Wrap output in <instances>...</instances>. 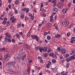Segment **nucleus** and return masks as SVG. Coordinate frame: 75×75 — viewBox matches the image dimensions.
Wrapping results in <instances>:
<instances>
[{
  "instance_id": "obj_1",
  "label": "nucleus",
  "mask_w": 75,
  "mask_h": 75,
  "mask_svg": "<svg viewBox=\"0 0 75 75\" xmlns=\"http://www.w3.org/2000/svg\"><path fill=\"white\" fill-rule=\"evenodd\" d=\"M54 53L52 52V53H50L49 54V56H50V57H52V58H55V59H56V58H57V55L55 54H54Z\"/></svg>"
},
{
  "instance_id": "obj_2",
  "label": "nucleus",
  "mask_w": 75,
  "mask_h": 75,
  "mask_svg": "<svg viewBox=\"0 0 75 75\" xmlns=\"http://www.w3.org/2000/svg\"><path fill=\"white\" fill-rule=\"evenodd\" d=\"M8 55H9V54L8 53L6 54L5 55L4 57V59L5 60H7V59L8 60L10 59V56H8Z\"/></svg>"
},
{
  "instance_id": "obj_3",
  "label": "nucleus",
  "mask_w": 75,
  "mask_h": 75,
  "mask_svg": "<svg viewBox=\"0 0 75 75\" xmlns=\"http://www.w3.org/2000/svg\"><path fill=\"white\" fill-rule=\"evenodd\" d=\"M22 11H26V13H28L29 10V8H24L22 9Z\"/></svg>"
},
{
  "instance_id": "obj_4",
  "label": "nucleus",
  "mask_w": 75,
  "mask_h": 75,
  "mask_svg": "<svg viewBox=\"0 0 75 75\" xmlns=\"http://www.w3.org/2000/svg\"><path fill=\"white\" fill-rule=\"evenodd\" d=\"M46 27L48 28H50L51 27V23H47L46 25Z\"/></svg>"
},
{
  "instance_id": "obj_5",
  "label": "nucleus",
  "mask_w": 75,
  "mask_h": 75,
  "mask_svg": "<svg viewBox=\"0 0 75 75\" xmlns=\"http://www.w3.org/2000/svg\"><path fill=\"white\" fill-rule=\"evenodd\" d=\"M68 10V9H63L62 10V12L63 14H65V13H67Z\"/></svg>"
},
{
  "instance_id": "obj_6",
  "label": "nucleus",
  "mask_w": 75,
  "mask_h": 75,
  "mask_svg": "<svg viewBox=\"0 0 75 75\" xmlns=\"http://www.w3.org/2000/svg\"><path fill=\"white\" fill-rule=\"evenodd\" d=\"M7 18H5L4 21L2 23V24H6V21H7Z\"/></svg>"
},
{
  "instance_id": "obj_7",
  "label": "nucleus",
  "mask_w": 75,
  "mask_h": 75,
  "mask_svg": "<svg viewBox=\"0 0 75 75\" xmlns=\"http://www.w3.org/2000/svg\"><path fill=\"white\" fill-rule=\"evenodd\" d=\"M70 59V60H72V59H75V57L73 55L69 57Z\"/></svg>"
},
{
  "instance_id": "obj_8",
  "label": "nucleus",
  "mask_w": 75,
  "mask_h": 75,
  "mask_svg": "<svg viewBox=\"0 0 75 75\" xmlns=\"http://www.w3.org/2000/svg\"><path fill=\"white\" fill-rule=\"evenodd\" d=\"M43 48L42 47H39V50L40 52H42V51H43Z\"/></svg>"
},
{
  "instance_id": "obj_9",
  "label": "nucleus",
  "mask_w": 75,
  "mask_h": 75,
  "mask_svg": "<svg viewBox=\"0 0 75 75\" xmlns=\"http://www.w3.org/2000/svg\"><path fill=\"white\" fill-rule=\"evenodd\" d=\"M61 51V53H62L63 54H65V52H66V50L64 49L62 50Z\"/></svg>"
},
{
  "instance_id": "obj_10",
  "label": "nucleus",
  "mask_w": 75,
  "mask_h": 75,
  "mask_svg": "<svg viewBox=\"0 0 75 75\" xmlns=\"http://www.w3.org/2000/svg\"><path fill=\"white\" fill-rule=\"evenodd\" d=\"M55 38H60V37H61V36H60V35H59V34H57L55 35Z\"/></svg>"
},
{
  "instance_id": "obj_11",
  "label": "nucleus",
  "mask_w": 75,
  "mask_h": 75,
  "mask_svg": "<svg viewBox=\"0 0 75 75\" xmlns=\"http://www.w3.org/2000/svg\"><path fill=\"white\" fill-rule=\"evenodd\" d=\"M64 57H65V58H68V57H69V54H64Z\"/></svg>"
},
{
  "instance_id": "obj_12",
  "label": "nucleus",
  "mask_w": 75,
  "mask_h": 75,
  "mask_svg": "<svg viewBox=\"0 0 75 75\" xmlns=\"http://www.w3.org/2000/svg\"><path fill=\"white\" fill-rule=\"evenodd\" d=\"M58 8L56 7L54 8L53 9V11H58Z\"/></svg>"
},
{
  "instance_id": "obj_13",
  "label": "nucleus",
  "mask_w": 75,
  "mask_h": 75,
  "mask_svg": "<svg viewBox=\"0 0 75 75\" xmlns=\"http://www.w3.org/2000/svg\"><path fill=\"white\" fill-rule=\"evenodd\" d=\"M18 48V46H15L13 47H12V49L13 50H14L16 49H17Z\"/></svg>"
},
{
  "instance_id": "obj_14",
  "label": "nucleus",
  "mask_w": 75,
  "mask_h": 75,
  "mask_svg": "<svg viewBox=\"0 0 75 75\" xmlns=\"http://www.w3.org/2000/svg\"><path fill=\"white\" fill-rule=\"evenodd\" d=\"M59 5L60 6H59L60 8H61H61H62L63 6H64V4H63L61 2L59 3Z\"/></svg>"
},
{
  "instance_id": "obj_15",
  "label": "nucleus",
  "mask_w": 75,
  "mask_h": 75,
  "mask_svg": "<svg viewBox=\"0 0 75 75\" xmlns=\"http://www.w3.org/2000/svg\"><path fill=\"white\" fill-rule=\"evenodd\" d=\"M64 24H65V25H67V26H68V25L69 24V21H67L66 22H64Z\"/></svg>"
},
{
  "instance_id": "obj_16",
  "label": "nucleus",
  "mask_w": 75,
  "mask_h": 75,
  "mask_svg": "<svg viewBox=\"0 0 75 75\" xmlns=\"http://www.w3.org/2000/svg\"><path fill=\"white\" fill-rule=\"evenodd\" d=\"M17 21V19L16 18H14V19L12 20L11 21L12 23H14L15 21Z\"/></svg>"
},
{
  "instance_id": "obj_17",
  "label": "nucleus",
  "mask_w": 75,
  "mask_h": 75,
  "mask_svg": "<svg viewBox=\"0 0 75 75\" xmlns=\"http://www.w3.org/2000/svg\"><path fill=\"white\" fill-rule=\"evenodd\" d=\"M8 70L11 72H14V70H13V69H11V68H9Z\"/></svg>"
},
{
  "instance_id": "obj_18",
  "label": "nucleus",
  "mask_w": 75,
  "mask_h": 75,
  "mask_svg": "<svg viewBox=\"0 0 75 75\" xmlns=\"http://www.w3.org/2000/svg\"><path fill=\"white\" fill-rule=\"evenodd\" d=\"M16 64V62H13L11 63V65H13V66L14 65Z\"/></svg>"
},
{
  "instance_id": "obj_19",
  "label": "nucleus",
  "mask_w": 75,
  "mask_h": 75,
  "mask_svg": "<svg viewBox=\"0 0 75 75\" xmlns=\"http://www.w3.org/2000/svg\"><path fill=\"white\" fill-rule=\"evenodd\" d=\"M26 71L27 72H28V73L27 74H29V73H30V68L29 67Z\"/></svg>"
},
{
  "instance_id": "obj_20",
  "label": "nucleus",
  "mask_w": 75,
  "mask_h": 75,
  "mask_svg": "<svg viewBox=\"0 0 75 75\" xmlns=\"http://www.w3.org/2000/svg\"><path fill=\"white\" fill-rule=\"evenodd\" d=\"M16 37H17V38H18V39H19V40H20V35H18V34H17L16 35Z\"/></svg>"
},
{
  "instance_id": "obj_21",
  "label": "nucleus",
  "mask_w": 75,
  "mask_h": 75,
  "mask_svg": "<svg viewBox=\"0 0 75 75\" xmlns=\"http://www.w3.org/2000/svg\"><path fill=\"white\" fill-rule=\"evenodd\" d=\"M6 49L4 47L1 48L0 50H1V51H4L6 50Z\"/></svg>"
},
{
  "instance_id": "obj_22",
  "label": "nucleus",
  "mask_w": 75,
  "mask_h": 75,
  "mask_svg": "<svg viewBox=\"0 0 75 75\" xmlns=\"http://www.w3.org/2000/svg\"><path fill=\"white\" fill-rule=\"evenodd\" d=\"M30 34L31 33L30 32H29L28 33V34H27V38L29 37H30Z\"/></svg>"
},
{
  "instance_id": "obj_23",
  "label": "nucleus",
  "mask_w": 75,
  "mask_h": 75,
  "mask_svg": "<svg viewBox=\"0 0 75 75\" xmlns=\"http://www.w3.org/2000/svg\"><path fill=\"white\" fill-rule=\"evenodd\" d=\"M21 23H18L17 24V27L18 28L21 27Z\"/></svg>"
},
{
  "instance_id": "obj_24",
  "label": "nucleus",
  "mask_w": 75,
  "mask_h": 75,
  "mask_svg": "<svg viewBox=\"0 0 75 75\" xmlns=\"http://www.w3.org/2000/svg\"><path fill=\"white\" fill-rule=\"evenodd\" d=\"M43 51H44V52H46L47 51V47H45L43 48Z\"/></svg>"
},
{
  "instance_id": "obj_25",
  "label": "nucleus",
  "mask_w": 75,
  "mask_h": 75,
  "mask_svg": "<svg viewBox=\"0 0 75 75\" xmlns=\"http://www.w3.org/2000/svg\"><path fill=\"white\" fill-rule=\"evenodd\" d=\"M22 57V60L24 61V58L26 57V54H25Z\"/></svg>"
},
{
  "instance_id": "obj_26",
  "label": "nucleus",
  "mask_w": 75,
  "mask_h": 75,
  "mask_svg": "<svg viewBox=\"0 0 75 75\" xmlns=\"http://www.w3.org/2000/svg\"><path fill=\"white\" fill-rule=\"evenodd\" d=\"M47 39L48 40H51V37L49 35L47 36Z\"/></svg>"
},
{
  "instance_id": "obj_27",
  "label": "nucleus",
  "mask_w": 75,
  "mask_h": 75,
  "mask_svg": "<svg viewBox=\"0 0 75 75\" xmlns=\"http://www.w3.org/2000/svg\"><path fill=\"white\" fill-rule=\"evenodd\" d=\"M75 53V50H72V53H70V55L74 54V53Z\"/></svg>"
},
{
  "instance_id": "obj_28",
  "label": "nucleus",
  "mask_w": 75,
  "mask_h": 75,
  "mask_svg": "<svg viewBox=\"0 0 75 75\" xmlns=\"http://www.w3.org/2000/svg\"><path fill=\"white\" fill-rule=\"evenodd\" d=\"M71 40L72 41H75V38L74 37H72L71 38Z\"/></svg>"
},
{
  "instance_id": "obj_29",
  "label": "nucleus",
  "mask_w": 75,
  "mask_h": 75,
  "mask_svg": "<svg viewBox=\"0 0 75 75\" xmlns=\"http://www.w3.org/2000/svg\"><path fill=\"white\" fill-rule=\"evenodd\" d=\"M57 1H56L55 0H53L52 1V3H53L54 4V5H55Z\"/></svg>"
},
{
  "instance_id": "obj_30",
  "label": "nucleus",
  "mask_w": 75,
  "mask_h": 75,
  "mask_svg": "<svg viewBox=\"0 0 75 75\" xmlns=\"http://www.w3.org/2000/svg\"><path fill=\"white\" fill-rule=\"evenodd\" d=\"M3 44L4 45H6L7 44V42H6V41H4L3 42Z\"/></svg>"
},
{
  "instance_id": "obj_31",
  "label": "nucleus",
  "mask_w": 75,
  "mask_h": 75,
  "mask_svg": "<svg viewBox=\"0 0 75 75\" xmlns=\"http://www.w3.org/2000/svg\"><path fill=\"white\" fill-rule=\"evenodd\" d=\"M50 21L52 23H53V22H54V19H53V18H51L50 19Z\"/></svg>"
},
{
  "instance_id": "obj_32",
  "label": "nucleus",
  "mask_w": 75,
  "mask_h": 75,
  "mask_svg": "<svg viewBox=\"0 0 75 75\" xmlns=\"http://www.w3.org/2000/svg\"><path fill=\"white\" fill-rule=\"evenodd\" d=\"M19 3V1H18L16 0L15 2V4H18Z\"/></svg>"
},
{
  "instance_id": "obj_33",
  "label": "nucleus",
  "mask_w": 75,
  "mask_h": 75,
  "mask_svg": "<svg viewBox=\"0 0 75 75\" xmlns=\"http://www.w3.org/2000/svg\"><path fill=\"white\" fill-rule=\"evenodd\" d=\"M66 61L67 62H69L70 61L71 59H70V58H68L66 59Z\"/></svg>"
},
{
  "instance_id": "obj_34",
  "label": "nucleus",
  "mask_w": 75,
  "mask_h": 75,
  "mask_svg": "<svg viewBox=\"0 0 75 75\" xmlns=\"http://www.w3.org/2000/svg\"><path fill=\"white\" fill-rule=\"evenodd\" d=\"M50 65L47 64L46 65V67L47 68H50Z\"/></svg>"
},
{
  "instance_id": "obj_35",
  "label": "nucleus",
  "mask_w": 75,
  "mask_h": 75,
  "mask_svg": "<svg viewBox=\"0 0 75 75\" xmlns=\"http://www.w3.org/2000/svg\"><path fill=\"white\" fill-rule=\"evenodd\" d=\"M9 15L10 17H11V16H13V14L12 13H9Z\"/></svg>"
},
{
  "instance_id": "obj_36",
  "label": "nucleus",
  "mask_w": 75,
  "mask_h": 75,
  "mask_svg": "<svg viewBox=\"0 0 75 75\" xmlns=\"http://www.w3.org/2000/svg\"><path fill=\"white\" fill-rule=\"evenodd\" d=\"M47 64H48V65H51V62L50 61H49L47 62Z\"/></svg>"
},
{
  "instance_id": "obj_37",
  "label": "nucleus",
  "mask_w": 75,
  "mask_h": 75,
  "mask_svg": "<svg viewBox=\"0 0 75 75\" xmlns=\"http://www.w3.org/2000/svg\"><path fill=\"white\" fill-rule=\"evenodd\" d=\"M25 16H24V15H21V18H22L23 19V18H24Z\"/></svg>"
},
{
  "instance_id": "obj_38",
  "label": "nucleus",
  "mask_w": 75,
  "mask_h": 75,
  "mask_svg": "<svg viewBox=\"0 0 75 75\" xmlns=\"http://www.w3.org/2000/svg\"><path fill=\"white\" fill-rule=\"evenodd\" d=\"M52 62V63H53V64H54V63H55V62H56V60L55 59H53Z\"/></svg>"
},
{
  "instance_id": "obj_39",
  "label": "nucleus",
  "mask_w": 75,
  "mask_h": 75,
  "mask_svg": "<svg viewBox=\"0 0 75 75\" xmlns=\"http://www.w3.org/2000/svg\"><path fill=\"white\" fill-rule=\"evenodd\" d=\"M8 39L6 38H5V41H6V42H8Z\"/></svg>"
},
{
  "instance_id": "obj_40",
  "label": "nucleus",
  "mask_w": 75,
  "mask_h": 75,
  "mask_svg": "<svg viewBox=\"0 0 75 75\" xmlns=\"http://www.w3.org/2000/svg\"><path fill=\"white\" fill-rule=\"evenodd\" d=\"M10 28L11 30H14V26H11L10 27Z\"/></svg>"
},
{
  "instance_id": "obj_41",
  "label": "nucleus",
  "mask_w": 75,
  "mask_h": 75,
  "mask_svg": "<svg viewBox=\"0 0 75 75\" xmlns=\"http://www.w3.org/2000/svg\"><path fill=\"white\" fill-rule=\"evenodd\" d=\"M57 50L58 51L60 52L61 51V50L60 49V48L59 47H58L57 49Z\"/></svg>"
},
{
  "instance_id": "obj_42",
  "label": "nucleus",
  "mask_w": 75,
  "mask_h": 75,
  "mask_svg": "<svg viewBox=\"0 0 75 75\" xmlns=\"http://www.w3.org/2000/svg\"><path fill=\"white\" fill-rule=\"evenodd\" d=\"M47 52H48V53H49L50 52H51V51L50 49H49L47 50Z\"/></svg>"
},
{
  "instance_id": "obj_43",
  "label": "nucleus",
  "mask_w": 75,
  "mask_h": 75,
  "mask_svg": "<svg viewBox=\"0 0 75 75\" xmlns=\"http://www.w3.org/2000/svg\"><path fill=\"white\" fill-rule=\"evenodd\" d=\"M45 42L46 43H48V41L47 40V39H45Z\"/></svg>"
},
{
  "instance_id": "obj_44",
  "label": "nucleus",
  "mask_w": 75,
  "mask_h": 75,
  "mask_svg": "<svg viewBox=\"0 0 75 75\" xmlns=\"http://www.w3.org/2000/svg\"><path fill=\"white\" fill-rule=\"evenodd\" d=\"M30 17L31 18L32 20H34V16H33V15H32V16H31V17Z\"/></svg>"
},
{
  "instance_id": "obj_45",
  "label": "nucleus",
  "mask_w": 75,
  "mask_h": 75,
  "mask_svg": "<svg viewBox=\"0 0 75 75\" xmlns=\"http://www.w3.org/2000/svg\"><path fill=\"white\" fill-rule=\"evenodd\" d=\"M14 10L15 12V13H16V14H17V10H16V8H14Z\"/></svg>"
},
{
  "instance_id": "obj_46",
  "label": "nucleus",
  "mask_w": 75,
  "mask_h": 75,
  "mask_svg": "<svg viewBox=\"0 0 75 75\" xmlns=\"http://www.w3.org/2000/svg\"><path fill=\"white\" fill-rule=\"evenodd\" d=\"M40 46L36 47H35L36 50H38V49H39V48H40Z\"/></svg>"
},
{
  "instance_id": "obj_47",
  "label": "nucleus",
  "mask_w": 75,
  "mask_h": 75,
  "mask_svg": "<svg viewBox=\"0 0 75 75\" xmlns=\"http://www.w3.org/2000/svg\"><path fill=\"white\" fill-rule=\"evenodd\" d=\"M28 15L29 16V17H31V16H32L33 15L31 14V13H29Z\"/></svg>"
},
{
  "instance_id": "obj_48",
  "label": "nucleus",
  "mask_w": 75,
  "mask_h": 75,
  "mask_svg": "<svg viewBox=\"0 0 75 75\" xmlns=\"http://www.w3.org/2000/svg\"><path fill=\"white\" fill-rule=\"evenodd\" d=\"M18 58L19 59H23L22 57L21 56H20L19 57H18Z\"/></svg>"
},
{
  "instance_id": "obj_49",
  "label": "nucleus",
  "mask_w": 75,
  "mask_h": 75,
  "mask_svg": "<svg viewBox=\"0 0 75 75\" xmlns=\"http://www.w3.org/2000/svg\"><path fill=\"white\" fill-rule=\"evenodd\" d=\"M5 35H6L7 36H6V37H7L8 38V33H6L5 34Z\"/></svg>"
},
{
  "instance_id": "obj_50",
  "label": "nucleus",
  "mask_w": 75,
  "mask_h": 75,
  "mask_svg": "<svg viewBox=\"0 0 75 75\" xmlns=\"http://www.w3.org/2000/svg\"><path fill=\"white\" fill-rule=\"evenodd\" d=\"M38 38V36L37 35L34 36V39H36Z\"/></svg>"
},
{
  "instance_id": "obj_51",
  "label": "nucleus",
  "mask_w": 75,
  "mask_h": 75,
  "mask_svg": "<svg viewBox=\"0 0 75 75\" xmlns=\"http://www.w3.org/2000/svg\"><path fill=\"white\" fill-rule=\"evenodd\" d=\"M66 66L67 67V68H68L69 67V63H67L66 64Z\"/></svg>"
},
{
  "instance_id": "obj_52",
  "label": "nucleus",
  "mask_w": 75,
  "mask_h": 75,
  "mask_svg": "<svg viewBox=\"0 0 75 75\" xmlns=\"http://www.w3.org/2000/svg\"><path fill=\"white\" fill-rule=\"evenodd\" d=\"M67 35L68 36V37H69V35H70V33H68L67 34Z\"/></svg>"
},
{
  "instance_id": "obj_53",
  "label": "nucleus",
  "mask_w": 75,
  "mask_h": 75,
  "mask_svg": "<svg viewBox=\"0 0 75 75\" xmlns=\"http://www.w3.org/2000/svg\"><path fill=\"white\" fill-rule=\"evenodd\" d=\"M68 7H71V3H69L68 5Z\"/></svg>"
},
{
  "instance_id": "obj_54",
  "label": "nucleus",
  "mask_w": 75,
  "mask_h": 75,
  "mask_svg": "<svg viewBox=\"0 0 75 75\" xmlns=\"http://www.w3.org/2000/svg\"><path fill=\"white\" fill-rule=\"evenodd\" d=\"M8 38H11V36L10 35H8Z\"/></svg>"
},
{
  "instance_id": "obj_55",
  "label": "nucleus",
  "mask_w": 75,
  "mask_h": 75,
  "mask_svg": "<svg viewBox=\"0 0 75 75\" xmlns=\"http://www.w3.org/2000/svg\"><path fill=\"white\" fill-rule=\"evenodd\" d=\"M3 30H4V29L3 28H1L0 29V31H3Z\"/></svg>"
},
{
  "instance_id": "obj_56",
  "label": "nucleus",
  "mask_w": 75,
  "mask_h": 75,
  "mask_svg": "<svg viewBox=\"0 0 75 75\" xmlns=\"http://www.w3.org/2000/svg\"><path fill=\"white\" fill-rule=\"evenodd\" d=\"M47 32H45L44 33V35L45 36L46 35H47Z\"/></svg>"
},
{
  "instance_id": "obj_57",
  "label": "nucleus",
  "mask_w": 75,
  "mask_h": 75,
  "mask_svg": "<svg viewBox=\"0 0 75 75\" xmlns=\"http://www.w3.org/2000/svg\"><path fill=\"white\" fill-rule=\"evenodd\" d=\"M14 41H15V40H14V39H13L12 40V42H14Z\"/></svg>"
},
{
  "instance_id": "obj_58",
  "label": "nucleus",
  "mask_w": 75,
  "mask_h": 75,
  "mask_svg": "<svg viewBox=\"0 0 75 75\" xmlns=\"http://www.w3.org/2000/svg\"><path fill=\"white\" fill-rule=\"evenodd\" d=\"M43 7V3H42L41 4V7Z\"/></svg>"
},
{
  "instance_id": "obj_59",
  "label": "nucleus",
  "mask_w": 75,
  "mask_h": 75,
  "mask_svg": "<svg viewBox=\"0 0 75 75\" xmlns=\"http://www.w3.org/2000/svg\"><path fill=\"white\" fill-rule=\"evenodd\" d=\"M45 5H46V6H47V5H48V3L47 2H46L45 3Z\"/></svg>"
},
{
  "instance_id": "obj_60",
  "label": "nucleus",
  "mask_w": 75,
  "mask_h": 75,
  "mask_svg": "<svg viewBox=\"0 0 75 75\" xmlns=\"http://www.w3.org/2000/svg\"><path fill=\"white\" fill-rule=\"evenodd\" d=\"M11 65V63H8L7 65H8V66H10V65Z\"/></svg>"
},
{
  "instance_id": "obj_61",
  "label": "nucleus",
  "mask_w": 75,
  "mask_h": 75,
  "mask_svg": "<svg viewBox=\"0 0 75 75\" xmlns=\"http://www.w3.org/2000/svg\"><path fill=\"white\" fill-rule=\"evenodd\" d=\"M3 59V57L1 56H0V60H2Z\"/></svg>"
},
{
  "instance_id": "obj_62",
  "label": "nucleus",
  "mask_w": 75,
  "mask_h": 75,
  "mask_svg": "<svg viewBox=\"0 0 75 75\" xmlns=\"http://www.w3.org/2000/svg\"><path fill=\"white\" fill-rule=\"evenodd\" d=\"M8 7L10 8H11V5H10V4L9 5Z\"/></svg>"
},
{
  "instance_id": "obj_63",
  "label": "nucleus",
  "mask_w": 75,
  "mask_h": 75,
  "mask_svg": "<svg viewBox=\"0 0 75 75\" xmlns=\"http://www.w3.org/2000/svg\"><path fill=\"white\" fill-rule=\"evenodd\" d=\"M55 28L56 29L57 31H58V27L56 26L55 27Z\"/></svg>"
},
{
  "instance_id": "obj_64",
  "label": "nucleus",
  "mask_w": 75,
  "mask_h": 75,
  "mask_svg": "<svg viewBox=\"0 0 75 75\" xmlns=\"http://www.w3.org/2000/svg\"><path fill=\"white\" fill-rule=\"evenodd\" d=\"M25 20H28V17H26L25 18Z\"/></svg>"
}]
</instances>
